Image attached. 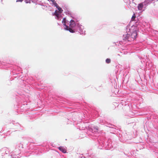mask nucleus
I'll list each match as a JSON object with an SVG mask.
<instances>
[{
    "label": "nucleus",
    "instance_id": "nucleus-1",
    "mask_svg": "<svg viewBox=\"0 0 158 158\" xmlns=\"http://www.w3.org/2000/svg\"><path fill=\"white\" fill-rule=\"evenodd\" d=\"M135 28V27L132 26L129 29L131 32V35H130L129 34H127V39L129 38V37H131L133 40L136 38L137 33Z\"/></svg>",
    "mask_w": 158,
    "mask_h": 158
},
{
    "label": "nucleus",
    "instance_id": "nucleus-2",
    "mask_svg": "<svg viewBox=\"0 0 158 158\" xmlns=\"http://www.w3.org/2000/svg\"><path fill=\"white\" fill-rule=\"evenodd\" d=\"M143 7V3H139L138 6V9L139 10H141Z\"/></svg>",
    "mask_w": 158,
    "mask_h": 158
},
{
    "label": "nucleus",
    "instance_id": "nucleus-3",
    "mask_svg": "<svg viewBox=\"0 0 158 158\" xmlns=\"http://www.w3.org/2000/svg\"><path fill=\"white\" fill-rule=\"evenodd\" d=\"M75 24L73 20L71 19L70 22L69 27H73Z\"/></svg>",
    "mask_w": 158,
    "mask_h": 158
},
{
    "label": "nucleus",
    "instance_id": "nucleus-4",
    "mask_svg": "<svg viewBox=\"0 0 158 158\" xmlns=\"http://www.w3.org/2000/svg\"><path fill=\"white\" fill-rule=\"evenodd\" d=\"M73 28V27H68V28L65 27L64 29L66 30L69 31L71 33H74L75 31L73 30L72 29Z\"/></svg>",
    "mask_w": 158,
    "mask_h": 158
},
{
    "label": "nucleus",
    "instance_id": "nucleus-5",
    "mask_svg": "<svg viewBox=\"0 0 158 158\" xmlns=\"http://www.w3.org/2000/svg\"><path fill=\"white\" fill-rule=\"evenodd\" d=\"M58 149L60 150L62 152L64 153H65L66 152V149L62 147H60L58 148Z\"/></svg>",
    "mask_w": 158,
    "mask_h": 158
},
{
    "label": "nucleus",
    "instance_id": "nucleus-6",
    "mask_svg": "<svg viewBox=\"0 0 158 158\" xmlns=\"http://www.w3.org/2000/svg\"><path fill=\"white\" fill-rule=\"evenodd\" d=\"M54 14L55 15H56V17H57V19L58 20H59L60 17V16L58 12L56 10L55 11Z\"/></svg>",
    "mask_w": 158,
    "mask_h": 158
},
{
    "label": "nucleus",
    "instance_id": "nucleus-7",
    "mask_svg": "<svg viewBox=\"0 0 158 158\" xmlns=\"http://www.w3.org/2000/svg\"><path fill=\"white\" fill-rule=\"evenodd\" d=\"M66 19L65 18H64L63 19V20L62 21V22L63 24L65 26V27L68 28V26L66 25Z\"/></svg>",
    "mask_w": 158,
    "mask_h": 158
},
{
    "label": "nucleus",
    "instance_id": "nucleus-8",
    "mask_svg": "<svg viewBox=\"0 0 158 158\" xmlns=\"http://www.w3.org/2000/svg\"><path fill=\"white\" fill-rule=\"evenodd\" d=\"M52 4L56 7L58 6V5L57 3L56 2L55 0H52Z\"/></svg>",
    "mask_w": 158,
    "mask_h": 158
},
{
    "label": "nucleus",
    "instance_id": "nucleus-9",
    "mask_svg": "<svg viewBox=\"0 0 158 158\" xmlns=\"http://www.w3.org/2000/svg\"><path fill=\"white\" fill-rule=\"evenodd\" d=\"M57 8L58 9V12L60 13H61L62 11H63V10H62L61 8L59 7L58 6H57Z\"/></svg>",
    "mask_w": 158,
    "mask_h": 158
},
{
    "label": "nucleus",
    "instance_id": "nucleus-10",
    "mask_svg": "<svg viewBox=\"0 0 158 158\" xmlns=\"http://www.w3.org/2000/svg\"><path fill=\"white\" fill-rule=\"evenodd\" d=\"M136 18V16L135 14H134L131 18V21H133L135 20Z\"/></svg>",
    "mask_w": 158,
    "mask_h": 158
},
{
    "label": "nucleus",
    "instance_id": "nucleus-11",
    "mask_svg": "<svg viewBox=\"0 0 158 158\" xmlns=\"http://www.w3.org/2000/svg\"><path fill=\"white\" fill-rule=\"evenodd\" d=\"M110 59H108V58H107V59L106 60V63H110Z\"/></svg>",
    "mask_w": 158,
    "mask_h": 158
},
{
    "label": "nucleus",
    "instance_id": "nucleus-12",
    "mask_svg": "<svg viewBox=\"0 0 158 158\" xmlns=\"http://www.w3.org/2000/svg\"><path fill=\"white\" fill-rule=\"evenodd\" d=\"M13 158H20L19 156H14L12 157Z\"/></svg>",
    "mask_w": 158,
    "mask_h": 158
},
{
    "label": "nucleus",
    "instance_id": "nucleus-13",
    "mask_svg": "<svg viewBox=\"0 0 158 158\" xmlns=\"http://www.w3.org/2000/svg\"><path fill=\"white\" fill-rule=\"evenodd\" d=\"M23 1V0H17L16 2H22Z\"/></svg>",
    "mask_w": 158,
    "mask_h": 158
},
{
    "label": "nucleus",
    "instance_id": "nucleus-14",
    "mask_svg": "<svg viewBox=\"0 0 158 158\" xmlns=\"http://www.w3.org/2000/svg\"><path fill=\"white\" fill-rule=\"evenodd\" d=\"M26 3H28L29 2V1H28V0H26Z\"/></svg>",
    "mask_w": 158,
    "mask_h": 158
},
{
    "label": "nucleus",
    "instance_id": "nucleus-15",
    "mask_svg": "<svg viewBox=\"0 0 158 158\" xmlns=\"http://www.w3.org/2000/svg\"><path fill=\"white\" fill-rule=\"evenodd\" d=\"M48 1H52V0H48Z\"/></svg>",
    "mask_w": 158,
    "mask_h": 158
}]
</instances>
